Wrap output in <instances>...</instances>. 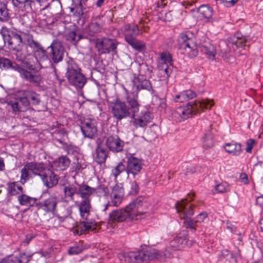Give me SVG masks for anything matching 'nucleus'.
Listing matches in <instances>:
<instances>
[{
  "mask_svg": "<svg viewBox=\"0 0 263 263\" xmlns=\"http://www.w3.org/2000/svg\"><path fill=\"white\" fill-rule=\"evenodd\" d=\"M161 256L160 252L156 250L130 252L125 254L121 258V263H149Z\"/></svg>",
  "mask_w": 263,
  "mask_h": 263,
  "instance_id": "4",
  "label": "nucleus"
},
{
  "mask_svg": "<svg viewBox=\"0 0 263 263\" xmlns=\"http://www.w3.org/2000/svg\"><path fill=\"white\" fill-rule=\"evenodd\" d=\"M255 144V141L254 139H250L246 142V151L247 153H251L252 149Z\"/></svg>",
  "mask_w": 263,
  "mask_h": 263,
  "instance_id": "53",
  "label": "nucleus"
},
{
  "mask_svg": "<svg viewBox=\"0 0 263 263\" xmlns=\"http://www.w3.org/2000/svg\"><path fill=\"white\" fill-rule=\"evenodd\" d=\"M138 185L136 182L134 181L131 183V191L130 193L132 194H136L138 192Z\"/></svg>",
  "mask_w": 263,
  "mask_h": 263,
  "instance_id": "58",
  "label": "nucleus"
},
{
  "mask_svg": "<svg viewBox=\"0 0 263 263\" xmlns=\"http://www.w3.org/2000/svg\"><path fill=\"white\" fill-rule=\"evenodd\" d=\"M0 68L5 69L12 68L19 73L20 77L23 80L30 83H39L41 81V77L39 75L34 74L31 71H28L16 64L13 65L8 59H0Z\"/></svg>",
  "mask_w": 263,
  "mask_h": 263,
  "instance_id": "7",
  "label": "nucleus"
},
{
  "mask_svg": "<svg viewBox=\"0 0 263 263\" xmlns=\"http://www.w3.org/2000/svg\"><path fill=\"white\" fill-rule=\"evenodd\" d=\"M183 92L184 94L185 97L187 101L193 99L196 96V93L191 90L183 91Z\"/></svg>",
  "mask_w": 263,
  "mask_h": 263,
  "instance_id": "56",
  "label": "nucleus"
},
{
  "mask_svg": "<svg viewBox=\"0 0 263 263\" xmlns=\"http://www.w3.org/2000/svg\"><path fill=\"white\" fill-rule=\"evenodd\" d=\"M180 49L190 58H194L198 55L197 44L193 34L190 32L180 33L178 38Z\"/></svg>",
  "mask_w": 263,
  "mask_h": 263,
  "instance_id": "6",
  "label": "nucleus"
},
{
  "mask_svg": "<svg viewBox=\"0 0 263 263\" xmlns=\"http://www.w3.org/2000/svg\"><path fill=\"white\" fill-rule=\"evenodd\" d=\"M159 74L162 78L163 80L167 79L171 72V69L167 65H158Z\"/></svg>",
  "mask_w": 263,
  "mask_h": 263,
  "instance_id": "41",
  "label": "nucleus"
},
{
  "mask_svg": "<svg viewBox=\"0 0 263 263\" xmlns=\"http://www.w3.org/2000/svg\"><path fill=\"white\" fill-rule=\"evenodd\" d=\"M95 228V225L92 223H89L85 221L81 222L79 226V229H80L81 233L86 231H93Z\"/></svg>",
  "mask_w": 263,
  "mask_h": 263,
  "instance_id": "45",
  "label": "nucleus"
},
{
  "mask_svg": "<svg viewBox=\"0 0 263 263\" xmlns=\"http://www.w3.org/2000/svg\"><path fill=\"white\" fill-rule=\"evenodd\" d=\"M111 112L118 121L130 117L129 108L125 102L117 99L110 102Z\"/></svg>",
  "mask_w": 263,
  "mask_h": 263,
  "instance_id": "11",
  "label": "nucleus"
},
{
  "mask_svg": "<svg viewBox=\"0 0 263 263\" xmlns=\"http://www.w3.org/2000/svg\"><path fill=\"white\" fill-rule=\"evenodd\" d=\"M248 37L243 36L240 33H236L234 36L228 40V43L224 41H221L217 47L214 46L209 42L202 44L200 46L201 51L209 57L214 58L217 54L221 57L224 60L228 58V54L230 51L229 46L235 45L237 47L245 46L248 42Z\"/></svg>",
  "mask_w": 263,
  "mask_h": 263,
  "instance_id": "1",
  "label": "nucleus"
},
{
  "mask_svg": "<svg viewBox=\"0 0 263 263\" xmlns=\"http://www.w3.org/2000/svg\"><path fill=\"white\" fill-rule=\"evenodd\" d=\"M133 91H135V92H138V91L142 89H146L150 90L152 88V86L150 82L147 80H144L141 82L140 85H134Z\"/></svg>",
  "mask_w": 263,
  "mask_h": 263,
  "instance_id": "42",
  "label": "nucleus"
},
{
  "mask_svg": "<svg viewBox=\"0 0 263 263\" xmlns=\"http://www.w3.org/2000/svg\"><path fill=\"white\" fill-rule=\"evenodd\" d=\"M9 18L8 10L5 4H0V21H7Z\"/></svg>",
  "mask_w": 263,
  "mask_h": 263,
  "instance_id": "44",
  "label": "nucleus"
},
{
  "mask_svg": "<svg viewBox=\"0 0 263 263\" xmlns=\"http://www.w3.org/2000/svg\"><path fill=\"white\" fill-rule=\"evenodd\" d=\"M102 191L105 193L107 192V189L104 185H99L97 188L90 187L86 184L79 185V194L81 198L88 199V197L95 192Z\"/></svg>",
  "mask_w": 263,
  "mask_h": 263,
  "instance_id": "20",
  "label": "nucleus"
},
{
  "mask_svg": "<svg viewBox=\"0 0 263 263\" xmlns=\"http://www.w3.org/2000/svg\"><path fill=\"white\" fill-rule=\"evenodd\" d=\"M65 37L67 41L71 42L73 45H76L78 42L82 39L81 35L77 34L74 31H71L66 34Z\"/></svg>",
  "mask_w": 263,
  "mask_h": 263,
  "instance_id": "40",
  "label": "nucleus"
},
{
  "mask_svg": "<svg viewBox=\"0 0 263 263\" xmlns=\"http://www.w3.org/2000/svg\"><path fill=\"white\" fill-rule=\"evenodd\" d=\"M12 256H9L7 257L4 258L0 263H12Z\"/></svg>",
  "mask_w": 263,
  "mask_h": 263,
  "instance_id": "61",
  "label": "nucleus"
},
{
  "mask_svg": "<svg viewBox=\"0 0 263 263\" xmlns=\"http://www.w3.org/2000/svg\"><path fill=\"white\" fill-rule=\"evenodd\" d=\"M203 146L205 148H210L214 146L213 136L212 131L206 130L202 139Z\"/></svg>",
  "mask_w": 263,
  "mask_h": 263,
  "instance_id": "34",
  "label": "nucleus"
},
{
  "mask_svg": "<svg viewBox=\"0 0 263 263\" xmlns=\"http://www.w3.org/2000/svg\"><path fill=\"white\" fill-rule=\"evenodd\" d=\"M69 159L66 156H62L53 162V166L60 170L66 169L70 164Z\"/></svg>",
  "mask_w": 263,
  "mask_h": 263,
  "instance_id": "37",
  "label": "nucleus"
},
{
  "mask_svg": "<svg viewBox=\"0 0 263 263\" xmlns=\"http://www.w3.org/2000/svg\"><path fill=\"white\" fill-rule=\"evenodd\" d=\"M126 93L125 100L128 104L129 111L130 113V117H134L139 113L140 103L138 100V92L135 91H129L127 89L124 88Z\"/></svg>",
  "mask_w": 263,
  "mask_h": 263,
  "instance_id": "12",
  "label": "nucleus"
},
{
  "mask_svg": "<svg viewBox=\"0 0 263 263\" xmlns=\"http://www.w3.org/2000/svg\"><path fill=\"white\" fill-rule=\"evenodd\" d=\"M239 180L241 182H242L245 184L248 183V178L246 174L241 173L239 176Z\"/></svg>",
  "mask_w": 263,
  "mask_h": 263,
  "instance_id": "59",
  "label": "nucleus"
},
{
  "mask_svg": "<svg viewBox=\"0 0 263 263\" xmlns=\"http://www.w3.org/2000/svg\"><path fill=\"white\" fill-rule=\"evenodd\" d=\"M17 199L20 204L27 206H32L36 202L35 198L31 197L25 194L18 195L17 196Z\"/></svg>",
  "mask_w": 263,
  "mask_h": 263,
  "instance_id": "35",
  "label": "nucleus"
},
{
  "mask_svg": "<svg viewBox=\"0 0 263 263\" xmlns=\"http://www.w3.org/2000/svg\"><path fill=\"white\" fill-rule=\"evenodd\" d=\"M127 43L136 50L141 51L145 48V44L142 41L137 40L136 38H134L133 40L128 39Z\"/></svg>",
  "mask_w": 263,
  "mask_h": 263,
  "instance_id": "38",
  "label": "nucleus"
},
{
  "mask_svg": "<svg viewBox=\"0 0 263 263\" xmlns=\"http://www.w3.org/2000/svg\"><path fill=\"white\" fill-rule=\"evenodd\" d=\"M198 17L206 19L211 17L213 14L212 8L207 5H201L198 9Z\"/></svg>",
  "mask_w": 263,
  "mask_h": 263,
  "instance_id": "31",
  "label": "nucleus"
},
{
  "mask_svg": "<svg viewBox=\"0 0 263 263\" xmlns=\"http://www.w3.org/2000/svg\"><path fill=\"white\" fill-rule=\"evenodd\" d=\"M229 260L230 262L231 263H236V259L235 256L230 253V254L229 255V259H228Z\"/></svg>",
  "mask_w": 263,
  "mask_h": 263,
  "instance_id": "63",
  "label": "nucleus"
},
{
  "mask_svg": "<svg viewBox=\"0 0 263 263\" xmlns=\"http://www.w3.org/2000/svg\"><path fill=\"white\" fill-rule=\"evenodd\" d=\"M24 41L26 45L24 51H28V48H30L42 65L51 63L46 50L38 41L33 39L32 35H26Z\"/></svg>",
  "mask_w": 263,
  "mask_h": 263,
  "instance_id": "5",
  "label": "nucleus"
},
{
  "mask_svg": "<svg viewBox=\"0 0 263 263\" xmlns=\"http://www.w3.org/2000/svg\"><path fill=\"white\" fill-rule=\"evenodd\" d=\"M80 215L84 220L88 218L91 208L90 202L88 199L82 201L79 205Z\"/></svg>",
  "mask_w": 263,
  "mask_h": 263,
  "instance_id": "28",
  "label": "nucleus"
},
{
  "mask_svg": "<svg viewBox=\"0 0 263 263\" xmlns=\"http://www.w3.org/2000/svg\"><path fill=\"white\" fill-rule=\"evenodd\" d=\"M133 119V125L136 128H141L145 129L147 124L151 122L152 117L149 111L147 110L141 111L140 114H137Z\"/></svg>",
  "mask_w": 263,
  "mask_h": 263,
  "instance_id": "15",
  "label": "nucleus"
},
{
  "mask_svg": "<svg viewBox=\"0 0 263 263\" xmlns=\"http://www.w3.org/2000/svg\"><path fill=\"white\" fill-rule=\"evenodd\" d=\"M8 191L11 195H15L22 193L23 192V188L15 182H12L9 184Z\"/></svg>",
  "mask_w": 263,
  "mask_h": 263,
  "instance_id": "43",
  "label": "nucleus"
},
{
  "mask_svg": "<svg viewBox=\"0 0 263 263\" xmlns=\"http://www.w3.org/2000/svg\"><path fill=\"white\" fill-rule=\"evenodd\" d=\"M128 219L123 209L113 211L110 213L108 220L111 222H119Z\"/></svg>",
  "mask_w": 263,
  "mask_h": 263,
  "instance_id": "27",
  "label": "nucleus"
},
{
  "mask_svg": "<svg viewBox=\"0 0 263 263\" xmlns=\"http://www.w3.org/2000/svg\"><path fill=\"white\" fill-rule=\"evenodd\" d=\"M65 149L68 154H74L75 153L78 152V147L72 144L65 146Z\"/></svg>",
  "mask_w": 263,
  "mask_h": 263,
  "instance_id": "52",
  "label": "nucleus"
},
{
  "mask_svg": "<svg viewBox=\"0 0 263 263\" xmlns=\"http://www.w3.org/2000/svg\"><path fill=\"white\" fill-rule=\"evenodd\" d=\"M33 3V0H12L13 6L19 8L31 7Z\"/></svg>",
  "mask_w": 263,
  "mask_h": 263,
  "instance_id": "39",
  "label": "nucleus"
},
{
  "mask_svg": "<svg viewBox=\"0 0 263 263\" xmlns=\"http://www.w3.org/2000/svg\"><path fill=\"white\" fill-rule=\"evenodd\" d=\"M224 148L227 153L233 155H238L241 152V145L240 143H227Z\"/></svg>",
  "mask_w": 263,
  "mask_h": 263,
  "instance_id": "32",
  "label": "nucleus"
},
{
  "mask_svg": "<svg viewBox=\"0 0 263 263\" xmlns=\"http://www.w3.org/2000/svg\"><path fill=\"white\" fill-rule=\"evenodd\" d=\"M22 95L24 99L27 101V107L30 105H36L40 102V98L39 94L32 90H25L22 91Z\"/></svg>",
  "mask_w": 263,
  "mask_h": 263,
  "instance_id": "26",
  "label": "nucleus"
},
{
  "mask_svg": "<svg viewBox=\"0 0 263 263\" xmlns=\"http://www.w3.org/2000/svg\"><path fill=\"white\" fill-rule=\"evenodd\" d=\"M171 54L167 51H164L160 54L159 65H167L170 67L173 65Z\"/></svg>",
  "mask_w": 263,
  "mask_h": 263,
  "instance_id": "33",
  "label": "nucleus"
},
{
  "mask_svg": "<svg viewBox=\"0 0 263 263\" xmlns=\"http://www.w3.org/2000/svg\"><path fill=\"white\" fill-rule=\"evenodd\" d=\"M89 29L92 33H95L100 31L101 27L98 23H93L89 25Z\"/></svg>",
  "mask_w": 263,
  "mask_h": 263,
  "instance_id": "54",
  "label": "nucleus"
},
{
  "mask_svg": "<svg viewBox=\"0 0 263 263\" xmlns=\"http://www.w3.org/2000/svg\"><path fill=\"white\" fill-rule=\"evenodd\" d=\"M83 251V247L81 246H75L70 247L68 250V253L70 255H76L80 253Z\"/></svg>",
  "mask_w": 263,
  "mask_h": 263,
  "instance_id": "51",
  "label": "nucleus"
},
{
  "mask_svg": "<svg viewBox=\"0 0 263 263\" xmlns=\"http://www.w3.org/2000/svg\"><path fill=\"white\" fill-rule=\"evenodd\" d=\"M229 190V186L226 183H221L216 185L215 187V191L216 193H224Z\"/></svg>",
  "mask_w": 263,
  "mask_h": 263,
  "instance_id": "49",
  "label": "nucleus"
},
{
  "mask_svg": "<svg viewBox=\"0 0 263 263\" xmlns=\"http://www.w3.org/2000/svg\"><path fill=\"white\" fill-rule=\"evenodd\" d=\"M110 194L124 196V191L122 185L121 184H116L111 187Z\"/></svg>",
  "mask_w": 263,
  "mask_h": 263,
  "instance_id": "48",
  "label": "nucleus"
},
{
  "mask_svg": "<svg viewBox=\"0 0 263 263\" xmlns=\"http://www.w3.org/2000/svg\"><path fill=\"white\" fill-rule=\"evenodd\" d=\"M121 31L124 35L126 42L128 41V39L133 40L136 38L140 33L139 27L136 25H125L122 27Z\"/></svg>",
  "mask_w": 263,
  "mask_h": 263,
  "instance_id": "24",
  "label": "nucleus"
},
{
  "mask_svg": "<svg viewBox=\"0 0 263 263\" xmlns=\"http://www.w3.org/2000/svg\"><path fill=\"white\" fill-rule=\"evenodd\" d=\"M184 220V224L185 225L187 228H190L192 230H195V224L196 223V220L191 218V217H187L186 219L184 218L182 219Z\"/></svg>",
  "mask_w": 263,
  "mask_h": 263,
  "instance_id": "50",
  "label": "nucleus"
},
{
  "mask_svg": "<svg viewBox=\"0 0 263 263\" xmlns=\"http://www.w3.org/2000/svg\"><path fill=\"white\" fill-rule=\"evenodd\" d=\"M58 202V197L55 196L51 195L48 198L40 202L39 209L47 213H53L56 209Z\"/></svg>",
  "mask_w": 263,
  "mask_h": 263,
  "instance_id": "22",
  "label": "nucleus"
},
{
  "mask_svg": "<svg viewBox=\"0 0 263 263\" xmlns=\"http://www.w3.org/2000/svg\"><path fill=\"white\" fill-rule=\"evenodd\" d=\"M176 208L180 219L187 218L192 217L194 213L193 207L194 204H191L187 202V199H184L176 203Z\"/></svg>",
  "mask_w": 263,
  "mask_h": 263,
  "instance_id": "14",
  "label": "nucleus"
},
{
  "mask_svg": "<svg viewBox=\"0 0 263 263\" xmlns=\"http://www.w3.org/2000/svg\"><path fill=\"white\" fill-rule=\"evenodd\" d=\"M110 202L112 205L115 206H118L122 202L123 196L110 194Z\"/></svg>",
  "mask_w": 263,
  "mask_h": 263,
  "instance_id": "46",
  "label": "nucleus"
},
{
  "mask_svg": "<svg viewBox=\"0 0 263 263\" xmlns=\"http://www.w3.org/2000/svg\"><path fill=\"white\" fill-rule=\"evenodd\" d=\"M27 104V101L24 99L21 94L20 96H17L10 101L8 105L12 108L13 112L16 114L19 112L25 111L28 107Z\"/></svg>",
  "mask_w": 263,
  "mask_h": 263,
  "instance_id": "21",
  "label": "nucleus"
},
{
  "mask_svg": "<svg viewBox=\"0 0 263 263\" xmlns=\"http://www.w3.org/2000/svg\"><path fill=\"white\" fill-rule=\"evenodd\" d=\"M32 175L39 176L44 184L52 187L58 182V176L43 163L28 162L21 170V181L24 184Z\"/></svg>",
  "mask_w": 263,
  "mask_h": 263,
  "instance_id": "2",
  "label": "nucleus"
},
{
  "mask_svg": "<svg viewBox=\"0 0 263 263\" xmlns=\"http://www.w3.org/2000/svg\"><path fill=\"white\" fill-rule=\"evenodd\" d=\"M143 204L141 198H138L129 203L124 209L127 213L128 219L133 220L136 218L138 214L141 212L139 211Z\"/></svg>",
  "mask_w": 263,
  "mask_h": 263,
  "instance_id": "18",
  "label": "nucleus"
},
{
  "mask_svg": "<svg viewBox=\"0 0 263 263\" xmlns=\"http://www.w3.org/2000/svg\"><path fill=\"white\" fill-rule=\"evenodd\" d=\"M230 254V253L227 250H223L221 252L222 256H223L224 258H226V259H229Z\"/></svg>",
  "mask_w": 263,
  "mask_h": 263,
  "instance_id": "62",
  "label": "nucleus"
},
{
  "mask_svg": "<svg viewBox=\"0 0 263 263\" xmlns=\"http://www.w3.org/2000/svg\"><path fill=\"white\" fill-rule=\"evenodd\" d=\"M106 144L113 152H119L123 149L124 142L118 136H110L107 138Z\"/></svg>",
  "mask_w": 263,
  "mask_h": 263,
  "instance_id": "23",
  "label": "nucleus"
},
{
  "mask_svg": "<svg viewBox=\"0 0 263 263\" xmlns=\"http://www.w3.org/2000/svg\"><path fill=\"white\" fill-rule=\"evenodd\" d=\"M31 258V256L25 253H21L16 255L12 256V263H28Z\"/></svg>",
  "mask_w": 263,
  "mask_h": 263,
  "instance_id": "36",
  "label": "nucleus"
},
{
  "mask_svg": "<svg viewBox=\"0 0 263 263\" xmlns=\"http://www.w3.org/2000/svg\"><path fill=\"white\" fill-rule=\"evenodd\" d=\"M81 129L85 137L94 139L97 135V123L94 119H85L81 122Z\"/></svg>",
  "mask_w": 263,
  "mask_h": 263,
  "instance_id": "13",
  "label": "nucleus"
},
{
  "mask_svg": "<svg viewBox=\"0 0 263 263\" xmlns=\"http://www.w3.org/2000/svg\"><path fill=\"white\" fill-rule=\"evenodd\" d=\"M73 2L74 3L77 2L78 4H75L74 6L70 8V11L73 13L74 15L80 17L84 13V6H85V2L84 1H82V0H74Z\"/></svg>",
  "mask_w": 263,
  "mask_h": 263,
  "instance_id": "29",
  "label": "nucleus"
},
{
  "mask_svg": "<svg viewBox=\"0 0 263 263\" xmlns=\"http://www.w3.org/2000/svg\"><path fill=\"white\" fill-rule=\"evenodd\" d=\"M96 157L95 160L98 163L101 164L105 162L107 157V151L106 149L98 144L96 150Z\"/></svg>",
  "mask_w": 263,
  "mask_h": 263,
  "instance_id": "30",
  "label": "nucleus"
},
{
  "mask_svg": "<svg viewBox=\"0 0 263 263\" xmlns=\"http://www.w3.org/2000/svg\"><path fill=\"white\" fill-rule=\"evenodd\" d=\"M66 77L69 83L78 88H82L86 83V79L78 65L73 62L68 63Z\"/></svg>",
  "mask_w": 263,
  "mask_h": 263,
  "instance_id": "8",
  "label": "nucleus"
},
{
  "mask_svg": "<svg viewBox=\"0 0 263 263\" xmlns=\"http://www.w3.org/2000/svg\"><path fill=\"white\" fill-rule=\"evenodd\" d=\"M214 105L213 100L203 99L201 101H194L189 102L186 107H180L175 110L173 118L177 122H181L187 119L190 115L197 114L200 109H210Z\"/></svg>",
  "mask_w": 263,
  "mask_h": 263,
  "instance_id": "3",
  "label": "nucleus"
},
{
  "mask_svg": "<svg viewBox=\"0 0 263 263\" xmlns=\"http://www.w3.org/2000/svg\"><path fill=\"white\" fill-rule=\"evenodd\" d=\"M125 165L122 163L120 162L114 169L111 171V174L115 177H117L121 173L124 171H126Z\"/></svg>",
  "mask_w": 263,
  "mask_h": 263,
  "instance_id": "47",
  "label": "nucleus"
},
{
  "mask_svg": "<svg viewBox=\"0 0 263 263\" xmlns=\"http://www.w3.org/2000/svg\"><path fill=\"white\" fill-rule=\"evenodd\" d=\"M142 168L141 159L129 156L127 158V166L126 171L127 174H132L134 176L138 175Z\"/></svg>",
  "mask_w": 263,
  "mask_h": 263,
  "instance_id": "16",
  "label": "nucleus"
},
{
  "mask_svg": "<svg viewBox=\"0 0 263 263\" xmlns=\"http://www.w3.org/2000/svg\"><path fill=\"white\" fill-rule=\"evenodd\" d=\"M256 203L259 204L260 207H263V197H259L256 198Z\"/></svg>",
  "mask_w": 263,
  "mask_h": 263,
  "instance_id": "64",
  "label": "nucleus"
},
{
  "mask_svg": "<svg viewBox=\"0 0 263 263\" xmlns=\"http://www.w3.org/2000/svg\"><path fill=\"white\" fill-rule=\"evenodd\" d=\"M31 52V50L28 49V51L26 52H22L21 54L20 53L16 54V59L31 71H38L41 69L46 67V65H42Z\"/></svg>",
  "mask_w": 263,
  "mask_h": 263,
  "instance_id": "10",
  "label": "nucleus"
},
{
  "mask_svg": "<svg viewBox=\"0 0 263 263\" xmlns=\"http://www.w3.org/2000/svg\"><path fill=\"white\" fill-rule=\"evenodd\" d=\"M96 46L101 53H106L115 51L117 48V44L115 40L104 38L98 39Z\"/></svg>",
  "mask_w": 263,
  "mask_h": 263,
  "instance_id": "17",
  "label": "nucleus"
},
{
  "mask_svg": "<svg viewBox=\"0 0 263 263\" xmlns=\"http://www.w3.org/2000/svg\"><path fill=\"white\" fill-rule=\"evenodd\" d=\"M6 29V28H3L2 29V34L4 37V40H8V44L10 49L15 51L16 54L22 52H26L27 51H24L26 48V44L25 43L24 38L26 35H31L30 34H23L22 35H20L15 32H11L8 34V39H6L5 37L4 32Z\"/></svg>",
  "mask_w": 263,
  "mask_h": 263,
  "instance_id": "9",
  "label": "nucleus"
},
{
  "mask_svg": "<svg viewBox=\"0 0 263 263\" xmlns=\"http://www.w3.org/2000/svg\"><path fill=\"white\" fill-rule=\"evenodd\" d=\"M238 0H225L226 5L227 7L233 6Z\"/></svg>",
  "mask_w": 263,
  "mask_h": 263,
  "instance_id": "60",
  "label": "nucleus"
},
{
  "mask_svg": "<svg viewBox=\"0 0 263 263\" xmlns=\"http://www.w3.org/2000/svg\"><path fill=\"white\" fill-rule=\"evenodd\" d=\"M64 197L66 201H72L76 195L79 194V185L77 184H68L64 185Z\"/></svg>",
  "mask_w": 263,
  "mask_h": 263,
  "instance_id": "25",
  "label": "nucleus"
},
{
  "mask_svg": "<svg viewBox=\"0 0 263 263\" xmlns=\"http://www.w3.org/2000/svg\"><path fill=\"white\" fill-rule=\"evenodd\" d=\"M51 48V57L54 63H58L63 60L64 48L61 42L54 40L48 47Z\"/></svg>",
  "mask_w": 263,
  "mask_h": 263,
  "instance_id": "19",
  "label": "nucleus"
},
{
  "mask_svg": "<svg viewBox=\"0 0 263 263\" xmlns=\"http://www.w3.org/2000/svg\"><path fill=\"white\" fill-rule=\"evenodd\" d=\"M208 219V214L206 212H202L198 215L196 218V222H202Z\"/></svg>",
  "mask_w": 263,
  "mask_h": 263,
  "instance_id": "55",
  "label": "nucleus"
},
{
  "mask_svg": "<svg viewBox=\"0 0 263 263\" xmlns=\"http://www.w3.org/2000/svg\"><path fill=\"white\" fill-rule=\"evenodd\" d=\"M174 100L175 102H183L184 101H187L183 91L180 92L179 94L176 95L175 96V97L174 98Z\"/></svg>",
  "mask_w": 263,
  "mask_h": 263,
  "instance_id": "57",
  "label": "nucleus"
}]
</instances>
